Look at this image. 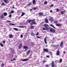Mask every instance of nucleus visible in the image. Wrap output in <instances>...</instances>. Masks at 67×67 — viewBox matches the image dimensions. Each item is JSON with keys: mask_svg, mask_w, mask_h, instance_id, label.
<instances>
[{"mask_svg": "<svg viewBox=\"0 0 67 67\" xmlns=\"http://www.w3.org/2000/svg\"><path fill=\"white\" fill-rule=\"evenodd\" d=\"M50 12H53V11H52V10H51L50 11Z\"/></svg>", "mask_w": 67, "mask_h": 67, "instance_id": "obj_57", "label": "nucleus"}, {"mask_svg": "<svg viewBox=\"0 0 67 67\" xmlns=\"http://www.w3.org/2000/svg\"><path fill=\"white\" fill-rule=\"evenodd\" d=\"M12 61H13V59H12Z\"/></svg>", "mask_w": 67, "mask_h": 67, "instance_id": "obj_62", "label": "nucleus"}, {"mask_svg": "<svg viewBox=\"0 0 67 67\" xmlns=\"http://www.w3.org/2000/svg\"><path fill=\"white\" fill-rule=\"evenodd\" d=\"M38 15L40 16L43 15V13H40L38 14Z\"/></svg>", "mask_w": 67, "mask_h": 67, "instance_id": "obj_15", "label": "nucleus"}, {"mask_svg": "<svg viewBox=\"0 0 67 67\" xmlns=\"http://www.w3.org/2000/svg\"><path fill=\"white\" fill-rule=\"evenodd\" d=\"M30 51L29 50L26 52V54H29L30 53Z\"/></svg>", "mask_w": 67, "mask_h": 67, "instance_id": "obj_27", "label": "nucleus"}, {"mask_svg": "<svg viewBox=\"0 0 67 67\" xmlns=\"http://www.w3.org/2000/svg\"><path fill=\"white\" fill-rule=\"evenodd\" d=\"M62 59H61L60 60V63H62Z\"/></svg>", "mask_w": 67, "mask_h": 67, "instance_id": "obj_43", "label": "nucleus"}, {"mask_svg": "<svg viewBox=\"0 0 67 67\" xmlns=\"http://www.w3.org/2000/svg\"><path fill=\"white\" fill-rule=\"evenodd\" d=\"M14 30H15V31H18V29L17 28H14Z\"/></svg>", "mask_w": 67, "mask_h": 67, "instance_id": "obj_33", "label": "nucleus"}, {"mask_svg": "<svg viewBox=\"0 0 67 67\" xmlns=\"http://www.w3.org/2000/svg\"><path fill=\"white\" fill-rule=\"evenodd\" d=\"M33 23L34 24H37V23H35V21H33Z\"/></svg>", "mask_w": 67, "mask_h": 67, "instance_id": "obj_32", "label": "nucleus"}, {"mask_svg": "<svg viewBox=\"0 0 67 67\" xmlns=\"http://www.w3.org/2000/svg\"><path fill=\"white\" fill-rule=\"evenodd\" d=\"M13 37V36H12V34H10L9 35V37L10 38H11V37Z\"/></svg>", "mask_w": 67, "mask_h": 67, "instance_id": "obj_17", "label": "nucleus"}, {"mask_svg": "<svg viewBox=\"0 0 67 67\" xmlns=\"http://www.w3.org/2000/svg\"><path fill=\"white\" fill-rule=\"evenodd\" d=\"M9 1V0H4L3 1H4L5 3H8V1Z\"/></svg>", "mask_w": 67, "mask_h": 67, "instance_id": "obj_10", "label": "nucleus"}, {"mask_svg": "<svg viewBox=\"0 0 67 67\" xmlns=\"http://www.w3.org/2000/svg\"><path fill=\"white\" fill-rule=\"evenodd\" d=\"M24 49H25V51H27V49H29V48L26 46H24Z\"/></svg>", "mask_w": 67, "mask_h": 67, "instance_id": "obj_2", "label": "nucleus"}, {"mask_svg": "<svg viewBox=\"0 0 67 67\" xmlns=\"http://www.w3.org/2000/svg\"><path fill=\"white\" fill-rule=\"evenodd\" d=\"M3 14H4V15L5 16H7V13H4Z\"/></svg>", "mask_w": 67, "mask_h": 67, "instance_id": "obj_25", "label": "nucleus"}, {"mask_svg": "<svg viewBox=\"0 0 67 67\" xmlns=\"http://www.w3.org/2000/svg\"><path fill=\"white\" fill-rule=\"evenodd\" d=\"M12 60H10V62H12Z\"/></svg>", "mask_w": 67, "mask_h": 67, "instance_id": "obj_64", "label": "nucleus"}, {"mask_svg": "<svg viewBox=\"0 0 67 67\" xmlns=\"http://www.w3.org/2000/svg\"><path fill=\"white\" fill-rule=\"evenodd\" d=\"M28 60V59H23L22 60V61L23 62H26Z\"/></svg>", "mask_w": 67, "mask_h": 67, "instance_id": "obj_9", "label": "nucleus"}, {"mask_svg": "<svg viewBox=\"0 0 67 67\" xmlns=\"http://www.w3.org/2000/svg\"><path fill=\"white\" fill-rule=\"evenodd\" d=\"M64 54H65L66 53V52L65 51H64L63 52Z\"/></svg>", "mask_w": 67, "mask_h": 67, "instance_id": "obj_58", "label": "nucleus"}, {"mask_svg": "<svg viewBox=\"0 0 67 67\" xmlns=\"http://www.w3.org/2000/svg\"><path fill=\"white\" fill-rule=\"evenodd\" d=\"M54 61H53L51 63V66L53 67H54V66H55V65H54Z\"/></svg>", "mask_w": 67, "mask_h": 67, "instance_id": "obj_6", "label": "nucleus"}, {"mask_svg": "<svg viewBox=\"0 0 67 67\" xmlns=\"http://www.w3.org/2000/svg\"><path fill=\"white\" fill-rule=\"evenodd\" d=\"M59 53H60L59 51H57V54H56L57 56H59Z\"/></svg>", "mask_w": 67, "mask_h": 67, "instance_id": "obj_12", "label": "nucleus"}, {"mask_svg": "<svg viewBox=\"0 0 67 67\" xmlns=\"http://www.w3.org/2000/svg\"><path fill=\"white\" fill-rule=\"evenodd\" d=\"M38 34H39V32H37V33L36 34V35H38Z\"/></svg>", "mask_w": 67, "mask_h": 67, "instance_id": "obj_49", "label": "nucleus"}, {"mask_svg": "<svg viewBox=\"0 0 67 67\" xmlns=\"http://www.w3.org/2000/svg\"><path fill=\"white\" fill-rule=\"evenodd\" d=\"M24 15V13L22 12L21 16H23Z\"/></svg>", "mask_w": 67, "mask_h": 67, "instance_id": "obj_23", "label": "nucleus"}, {"mask_svg": "<svg viewBox=\"0 0 67 67\" xmlns=\"http://www.w3.org/2000/svg\"><path fill=\"white\" fill-rule=\"evenodd\" d=\"M32 3L34 4L36 3L35 0H33Z\"/></svg>", "mask_w": 67, "mask_h": 67, "instance_id": "obj_21", "label": "nucleus"}, {"mask_svg": "<svg viewBox=\"0 0 67 67\" xmlns=\"http://www.w3.org/2000/svg\"><path fill=\"white\" fill-rule=\"evenodd\" d=\"M60 46L62 47V48H63V45H64V44H63V42L62 41L60 43Z\"/></svg>", "mask_w": 67, "mask_h": 67, "instance_id": "obj_5", "label": "nucleus"}, {"mask_svg": "<svg viewBox=\"0 0 67 67\" xmlns=\"http://www.w3.org/2000/svg\"><path fill=\"white\" fill-rule=\"evenodd\" d=\"M48 27H46L45 28L46 30H48V31L49 30V28H48Z\"/></svg>", "mask_w": 67, "mask_h": 67, "instance_id": "obj_13", "label": "nucleus"}, {"mask_svg": "<svg viewBox=\"0 0 67 67\" xmlns=\"http://www.w3.org/2000/svg\"><path fill=\"white\" fill-rule=\"evenodd\" d=\"M42 30H46V29H45V28H44V27H43L42 28Z\"/></svg>", "mask_w": 67, "mask_h": 67, "instance_id": "obj_44", "label": "nucleus"}, {"mask_svg": "<svg viewBox=\"0 0 67 67\" xmlns=\"http://www.w3.org/2000/svg\"><path fill=\"white\" fill-rule=\"evenodd\" d=\"M24 27V26H19V27H21V28H22L23 27Z\"/></svg>", "mask_w": 67, "mask_h": 67, "instance_id": "obj_31", "label": "nucleus"}, {"mask_svg": "<svg viewBox=\"0 0 67 67\" xmlns=\"http://www.w3.org/2000/svg\"><path fill=\"white\" fill-rule=\"evenodd\" d=\"M30 12H31V11H32V10H33V9H30Z\"/></svg>", "mask_w": 67, "mask_h": 67, "instance_id": "obj_50", "label": "nucleus"}, {"mask_svg": "<svg viewBox=\"0 0 67 67\" xmlns=\"http://www.w3.org/2000/svg\"><path fill=\"white\" fill-rule=\"evenodd\" d=\"M47 3V1H46L44 2V4H46Z\"/></svg>", "mask_w": 67, "mask_h": 67, "instance_id": "obj_39", "label": "nucleus"}, {"mask_svg": "<svg viewBox=\"0 0 67 67\" xmlns=\"http://www.w3.org/2000/svg\"><path fill=\"white\" fill-rule=\"evenodd\" d=\"M47 38H46V37L44 40V42L46 44H47V43L46 42V40Z\"/></svg>", "mask_w": 67, "mask_h": 67, "instance_id": "obj_11", "label": "nucleus"}, {"mask_svg": "<svg viewBox=\"0 0 67 67\" xmlns=\"http://www.w3.org/2000/svg\"><path fill=\"white\" fill-rule=\"evenodd\" d=\"M50 26H52V27H53V28H54V29H56V28H55V27H54V25H53L51 24L50 25Z\"/></svg>", "mask_w": 67, "mask_h": 67, "instance_id": "obj_19", "label": "nucleus"}, {"mask_svg": "<svg viewBox=\"0 0 67 67\" xmlns=\"http://www.w3.org/2000/svg\"><path fill=\"white\" fill-rule=\"evenodd\" d=\"M6 22H7V23H11V21L9 20H7Z\"/></svg>", "mask_w": 67, "mask_h": 67, "instance_id": "obj_35", "label": "nucleus"}, {"mask_svg": "<svg viewBox=\"0 0 67 67\" xmlns=\"http://www.w3.org/2000/svg\"><path fill=\"white\" fill-rule=\"evenodd\" d=\"M37 38H41V37H39L38 36H37Z\"/></svg>", "mask_w": 67, "mask_h": 67, "instance_id": "obj_52", "label": "nucleus"}, {"mask_svg": "<svg viewBox=\"0 0 67 67\" xmlns=\"http://www.w3.org/2000/svg\"><path fill=\"white\" fill-rule=\"evenodd\" d=\"M50 7H54V4H53L51 5L50 6Z\"/></svg>", "mask_w": 67, "mask_h": 67, "instance_id": "obj_42", "label": "nucleus"}, {"mask_svg": "<svg viewBox=\"0 0 67 67\" xmlns=\"http://www.w3.org/2000/svg\"><path fill=\"white\" fill-rule=\"evenodd\" d=\"M20 37H21V38H22V37H23V35H21Z\"/></svg>", "mask_w": 67, "mask_h": 67, "instance_id": "obj_47", "label": "nucleus"}, {"mask_svg": "<svg viewBox=\"0 0 67 67\" xmlns=\"http://www.w3.org/2000/svg\"><path fill=\"white\" fill-rule=\"evenodd\" d=\"M52 46L53 47H55L56 46L55 45H54V44H53L52 45Z\"/></svg>", "mask_w": 67, "mask_h": 67, "instance_id": "obj_38", "label": "nucleus"}, {"mask_svg": "<svg viewBox=\"0 0 67 67\" xmlns=\"http://www.w3.org/2000/svg\"><path fill=\"white\" fill-rule=\"evenodd\" d=\"M0 45L1 47H3L4 45L2 43H0Z\"/></svg>", "mask_w": 67, "mask_h": 67, "instance_id": "obj_29", "label": "nucleus"}, {"mask_svg": "<svg viewBox=\"0 0 67 67\" xmlns=\"http://www.w3.org/2000/svg\"><path fill=\"white\" fill-rule=\"evenodd\" d=\"M45 22L46 23H48V19H45Z\"/></svg>", "mask_w": 67, "mask_h": 67, "instance_id": "obj_16", "label": "nucleus"}, {"mask_svg": "<svg viewBox=\"0 0 67 67\" xmlns=\"http://www.w3.org/2000/svg\"><path fill=\"white\" fill-rule=\"evenodd\" d=\"M46 61L45 60H44L43 61V63H46Z\"/></svg>", "mask_w": 67, "mask_h": 67, "instance_id": "obj_46", "label": "nucleus"}, {"mask_svg": "<svg viewBox=\"0 0 67 67\" xmlns=\"http://www.w3.org/2000/svg\"><path fill=\"white\" fill-rule=\"evenodd\" d=\"M46 57H47V58H49V56L47 55L46 56Z\"/></svg>", "mask_w": 67, "mask_h": 67, "instance_id": "obj_51", "label": "nucleus"}, {"mask_svg": "<svg viewBox=\"0 0 67 67\" xmlns=\"http://www.w3.org/2000/svg\"><path fill=\"white\" fill-rule=\"evenodd\" d=\"M31 35L32 36H34V33H31Z\"/></svg>", "mask_w": 67, "mask_h": 67, "instance_id": "obj_28", "label": "nucleus"}, {"mask_svg": "<svg viewBox=\"0 0 67 67\" xmlns=\"http://www.w3.org/2000/svg\"><path fill=\"white\" fill-rule=\"evenodd\" d=\"M49 21H53V19L51 18L49 19Z\"/></svg>", "mask_w": 67, "mask_h": 67, "instance_id": "obj_22", "label": "nucleus"}, {"mask_svg": "<svg viewBox=\"0 0 67 67\" xmlns=\"http://www.w3.org/2000/svg\"><path fill=\"white\" fill-rule=\"evenodd\" d=\"M50 31L51 32L53 33V32H55V30L52 29V28H49Z\"/></svg>", "mask_w": 67, "mask_h": 67, "instance_id": "obj_1", "label": "nucleus"}, {"mask_svg": "<svg viewBox=\"0 0 67 67\" xmlns=\"http://www.w3.org/2000/svg\"><path fill=\"white\" fill-rule=\"evenodd\" d=\"M56 10L58 12V11H60V10H59V9H56Z\"/></svg>", "mask_w": 67, "mask_h": 67, "instance_id": "obj_40", "label": "nucleus"}, {"mask_svg": "<svg viewBox=\"0 0 67 67\" xmlns=\"http://www.w3.org/2000/svg\"><path fill=\"white\" fill-rule=\"evenodd\" d=\"M30 57H32V55H30Z\"/></svg>", "mask_w": 67, "mask_h": 67, "instance_id": "obj_59", "label": "nucleus"}, {"mask_svg": "<svg viewBox=\"0 0 67 67\" xmlns=\"http://www.w3.org/2000/svg\"><path fill=\"white\" fill-rule=\"evenodd\" d=\"M4 66V64L3 63L1 65V67H3V66Z\"/></svg>", "mask_w": 67, "mask_h": 67, "instance_id": "obj_36", "label": "nucleus"}, {"mask_svg": "<svg viewBox=\"0 0 67 67\" xmlns=\"http://www.w3.org/2000/svg\"><path fill=\"white\" fill-rule=\"evenodd\" d=\"M9 25H15V24H14L10 23L9 24Z\"/></svg>", "mask_w": 67, "mask_h": 67, "instance_id": "obj_30", "label": "nucleus"}, {"mask_svg": "<svg viewBox=\"0 0 67 67\" xmlns=\"http://www.w3.org/2000/svg\"><path fill=\"white\" fill-rule=\"evenodd\" d=\"M49 66V65L47 64V65H45V67H48V66Z\"/></svg>", "mask_w": 67, "mask_h": 67, "instance_id": "obj_45", "label": "nucleus"}, {"mask_svg": "<svg viewBox=\"0 0 67 67\" xmlns=\"http://www.w3.org/2000/svg\"><path fill=\"white\" fill-rule=\"evenodd\" d=\"M30 28L32 30L33 29H34V26H31Z\"/></svg>", "mask_w": 67, "mask_h": 67, "instance_id": "obj_14", "label": "nucleus"}, {"mask_svg": "<svg viewBox=\"0 0 67 67\" xmlns=\"http://www.w3.org/2000/svg\"><path fill=\"white\" fill-rule=\"evenodd\" d=\"M44 27H48V24H45L44 25Z\"/></svg>", "mask_w": 67, "mask_h": 67, "instance_id": "obj_8", "label": "nucleus"}, {"mask_svg": "<svg viewBox=\"0 0 67 67\" xmlns=\"http://www.w3.org/2000/svg\"><path fill=\"white\" fill-rule=\"evenodd\" d=\"M0 62H1H1H2V61H0Z\"/></svg>", "mask_w": 67, "mask_h": 67, "instance_id": "obj_63", "label": "nucleus"}, {"mask_svg": "<svg viewBox=\"0 0 67 67\" xmlns=\"http://www.w3.org/2000/svg\"><path fill=\"white\" fill-rule=\"evenodd\" d=\"M4 18V16L3 15H1V16L0 18L1 19H3V18Z\"/></svg>", "mask_w": 67, "mask_h": 67, "instance_id": "obj_20", "label": "nucleus"}, {"mask_svg": "<svg viewBox=\"0 0 67 67\" xmlns=\"http://www.w3.org/2000/svg\"><path fill=\"white\" fill-rule=\"evenodd\" d=\"M3 43H5V41H3Z\"/></svg>", "mask_w": 67, "mask_h": 67, "instance_id": "obj_53", "label": "nucleus"}, {"mask_svg": "<svg viewBox=\"0 0 67 67\" xmlns=\"http://www.w3.org/2000/svg\"><path fill=\"white\" fill-rule=\"evenodd\" d=\"M64 12H63V11L61 12V13L62 14H64Z\"/></svg>", "mask_w": 67, "mask_h": 67, "instance_id": "obj_34", "label": "nucleus"}, {"mask_svg": "<svg viewBox=\"0 0 67 67\" xmlns=\"http://www.w3.org/2000/svg\"><path fill=\"white\" fill-rule=\"evenodd\" d=\"M35 19H33V20H28V22L29 23H31V21H32V22H33V21H35Z\"/></svg>", "mask_w": 67, "mask_h": 67, "instance_id": "obj_3", "label": "nucleus"}, {"mask_svg": "<svg viewBox=\"0 0 67 67\" xmlns=\"http://www.w3.org/2000/svg\"><path fill=\"white\" fill-rule=\"evenodd\" d=\"M58 21L57 20H55L54 21V23H55V24H57V22Z\"/></svg>", "mask_w": 67, "mask_h": 67, "instance_id": "obj_24", "label": "nucleus"}, {"mask_svg": "<svg viewBox=\"0 0 67 67\" xmlns=\"http://www.w3.org/2000/svg\"><path fill=\"white\" fill-rule=\"evenodd\" d=\"M11 14H10L9 16V17L10 18V17H11Z\"/></svg>", "mask_w": 67, "mask_h": 67, "instance_id": "obj_55", "label": "nucleus"}, {"mask_svg": "<svg viewBox=\"0 0 67 67\" xmlns=\"http://www.w3.org/2000/svg\"><path fill=\"white\" fill-rule=\"evenodd\" d=\"M22 44H20L19 45V49H21V47H22Z\"/></svg>", "mask_w": 67, "mask_h": 67, "instance_id": "obj_7", "label": "nucleus"}, {"mask_svg": "<svg viewBox=\"0 0 67 67\" xmlns=\"http://www.w3.org/2000/svg\"><path fill=\"white\" fill-rule=\"evenodd\" d=\"M31 5V3H29L28 4V5Z\"/></svg>", "mask_w": 67, "mask_h": 67, "instance_id": "obj_54", "label": "nucleus"}, {"mask_svg": "<svg viewBox=\"0 0 67 67\" xmlns=\"http://www.w3.org/2000/svg\"><path fill=\"white\" fill-rule=\"evenodd\" d=\"M14 13V10H13L12 11H11V12L9 13Z\"/></svg>", "mask_w": 67, "mask_h": 67, "instance_id": "obj_26", "label": "nucleus"}, {"mask_svg": "<svg viewBox=\"0 0 67 67\" xmlns=\"http://www.w3.org/2000/svg\"><path fill=\"white\" fill-rule=\"evenodd\" d=\"M2 5H4V3H2Z\"/></svg>", "mask_w": 67, "mask_h": 67, "instance_id": "obj_48", "label": "nucleus"}, {"mask_svg": "<svg viewBox=\"0 0 67 67\" xmlns=\"http://www.w3.org/2000/svg\"><path fill=\"white\" fill-rule=\"evenodd\" d=\"M13 53H14V52L13 51L12 52V53H13Z\"/></svg>", "mask_w": 67, "mask_h": 67, "instance_id": "obj_61", "label": "nucleus"}, {"mask_svg": "<svg viewBox=\"0 0 67 67\" xmlns=\"http://www.w3.org/2000/svg\"><path fill=\"white\" fill-rule=\"evenodd\" d=\"M34 24H33V22H31V24H30V25H33Z\"/></svg>", "mask_w": 67, "mask_h": 67, "instance_id": "obj_37", "label": "nucleus"}, {"mask_svg": "<svg viewBox=\"0 0 67 67\" xmlns=\"http://www.w3.org/2000/svg\"><path fill=\"white\" fill-rule=\"evenodd\" d=\"M13 59V60H16V59H15V58H14V59Z\"/></svg>", "mask_w": 67, "mask_h": 67, "instance_id": "obj_56", "label": "nucleus"}, {"mask_svg": "<svg viewBox=\"0 0 67 67\" xmlns=\"http://www.w3.org/2000/svg\"><path fill=\"white\" fill-rule=\"evenodd\" d=\"M33 9H34V10H36V8L34 7L33 8Z\"/></svg>", "mask_w": 67, "mask_h": 67, "instance_id": "obj_41", "label": "nucleus"}, {"mask_svg": "<svg viewBox=\"0 0 67 67\" xmlns=\"http://www.w3.org/2000/svg\"><path fill=\"white\" fill-rule=\"evenodd\" d=\"M13 8L14 9V7H13Z\"/></svg>", "mask_w": 67, "mask_h": 67, "instance_id": "obj_60", "label": "nucleus"}, {"mask_svg": "<svg viewBox=\"0 0 67 67\" xmlns=\"http://www.w3.org/2000/svg\"><path fill=\"white\" fill-rule=\"evenodd\" d=\"M43 51L44 52H47V53L48 52V50L47 49H45V48L43 49Z\"/></svg>", "mask_w": 67, "mask_h": 67, "instance_id": "obj_4", "label": "nucleus"}, {"mask_svg": "<svg viewBox=\"0 0 67 67\" xmlns=\"http://www.w3.org/2000/svg\"><path fill=\"white\" fill-rule=\"evenodd\" d=\"M56 25L57 26H61V25L60 24H57Z\"/></svg>", "mask_w": 67, "mask_h": 67, "instance_id": "obj_18", "label": "nucleus"}]
</instances>
